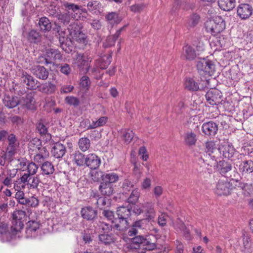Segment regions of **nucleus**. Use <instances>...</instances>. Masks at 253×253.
<instances>
[{"instance_id": "45", "label": "nucleus", "mask_w": 253, "mask_h": 253, "mask_svg": "<svg viewBox=\"0 0 253 253\" xmlns=\"http://www.w3.org/2000/svg\"><path fill=\"white\" fill-rule=\"evenodd\" d=\"M237 188H240L249 194L253 192V185L252 184L243 183L238 180H237Z\"/></svg>"}, {"instance_id": "56", "label": "nucleus", "mask_w": 253, "mask_h": 253, "mask_svg": "<svg viewBox=\"0 0 253 253\" xmlns=\"http://www.w3.org/2000/svg\"><path fill=\"white\" fill-rule=\"evenodd\" d=\"M104 173L102 171H93L90 172V176L93 181H98L101 178L103 181Z\"/></svg>"}, {"instance_id": "35", "label": "nucleus", "mask_w": 253, "mask_h": 253, "mask_svg": "<svg viewBox=\"0 0 253 253\" xmlns=\"http://www.w3.org/2000/svg\"><path fill=\"white\" fill-rule=\"evenodd\" d=\"M184 140L185 144L188 146L195 145L197 140L196 134L192 131H187L184 135Z\"/></svg>"}, {"instance_id": "63", "label": "nucleus", "mask_w": 253, "mask_h": 253, "mask_svg": "<svg viewBox=\"0 0 253 253\" xmlns=\"http://www.w3.org/2000/svg\"><path fill=\"white\" fill-rule=\"evenodd\" d=\"M122 188L123 189L124 192L130 191V190H133V184L131 181L128 180H125L123 183Z\"/></svg>"}, {"instance_id": "55", "label": "nucleus", "mask_w": 253, "mask_h": 253, "mask_svg": "<svg viewBox=\"0 0 253 253\" xmlns=\"http://www.w3.org/2000/svg\"><path fill=\"white\" fill-rule=\"evenodd\" d=\"M15 198L20 204L25 205L26 203V198H25V194L23 190L17 191L15 195Z\"/></svg>"}, {"instance_id": "5", "label": "nucleus", "mask_w": 253, "mask_h": 253, "mask_svg": "<svg viewBox=\"0 0 253 253\" xmlns=\"http://www.w3.org/2000/svg\"><path fill=\"white\" fill-rule=\"evenodd\" d=\"M26 212L22 210H16L12 213L13 222L11 227V234L14 235L20 231L23 228L24 219L26 218Z\"/></svg>"}, {"instance_id": "52", "label": "nucleus", "mask_w": 253, "mask_h": 253, "mask_svg": "<svg viewBox=\"0 0 253 253\" xmlns=\"http://www.w3.org/2000/svg\"><path fill=\"white\" fill-rule=\"evenodd\" d=\"M37 128L41 135H46L48 139L51 138V135L47 133V129L42 123H39L37 125Z\"/></svg>"}, {"instance_id": "21", "label": "nucleus", "mask_w": 253, "mask_h": 253, "mask_svg": "<svg viewBox=\"0 0 253 253\" xmlns=\"http://www.w3.org/2000/svg\"><path fill=\"white\" fill-rule=\"evenodd\" d=\"M82 217L87 220H93L97 216V211L91 207H85L81 211Z\"/></svg>"}, {"instance_id": "13", "label": "nucleus", "mask_w": 253, "mask_h": 253, "mask_svg": "<svg viewBox=\"0 0 253 253\" xmlns=\"http://www.w3.org/2000/svg\"><path fill=\"white\" fill-rule=\"evenodd\" d=\"M218 129V125L212 121L204 123L202 126L203 132L205 135L211 137L215 135Z\"/></svg>"}, {"instance_id": "40", "label": "nucleus", "mask_w": 253, "mask_h": 253, "mask_svg": "<svg viewBox=\"0 0 253 253\" xmlns=\"http://www.w3.org/2000/svg\"><path fill=\"white\" fill-rule=\"evenodd\" d=\"M200 159L201 160L203 161L205 164L211 167H217L218 165V163L215 159V157L214 156H212L210 154L208 155L206 154V159L203 158L202 156H200Z\"/></svg>"}, {"instance_id": "18", "label": "nucleus", "mask_w": 253, "mask_h": 253, "mask_svg": "<svg viewBox=\"0 0 253 253\" xmlns=\"http://www.w3.org/2000/svg\"><path fill=\"white\" fill-rule=\"evenodd\" d=\"M31 72L38 78L45 80L48 77V71L43 67L40 65H35L31 68Z\"/></svg>"}, {"instance_id": "16", "label": "nucleus", "mask_w": 253, "mask_h": 253, "mask_svg": "<svg viewBox=\"0 0 253 253\" xmlns=\"http://www.w3.org/2000/svg\"><path fill=\"white\" fill-rule=\"evenodd\" d=\"M21 81L26 84V87L29 89H35L38 86V81L25 72L22 73Z\"/></svg>"}, {"instance_id": "3", "label": "nucleus", "mask_w": 253, "mask_h": 253, "mask_svg": "<svg viewBox=\"0 0 253 253\" xmlns=\"http://www.w3.org/2000/svg\"><path fill=\"white\" fill-rule=\"evenodd\" d=\"M29 147L31 149L36 152L34 156L35 162L41 163L49 156V152L47 149L41 145V142L39 139L34 138L30 141Z\"/></svg>"}, {"instance_id": "34", "label": "nucleus", "mask_w": 253, "mask_h": 253, "mask_svg": "<svg viewBox=\"0 0 253 253\" xmlns=\"http://www.w3.org/2000/svg\"><path fill=\"white\" fill-rule=\"evenodd\" d=\"M93 197L95 198L96 204L100 209H104L108 207L111 204L110 200L106 197H99L98 194H94Z\"/></svg>"}, {"instance_id": "36", "label": "nucleus", "mask_w": 253, "mask_h": 253, "mask_svg": "<svg viewBox=\"0 0 253 253\" xmlns=\"http://www.w3.org/2000/svg\"><path fill=\"white\" fill-rule=\"evenodd\" d=\"M143 212L146 213L147 218L148 220H152L155 216V211L153 205L150 203L143 204Z\"/></svg>"}, {"instance_id": "23", "label": "nucleus", "mask_w": 253, "mask_h": 253, "mask_svg": "<svg viewBox=\"0 0 253 253\" xmlns=\"http://www.w3.org/2000/svg\"><path fill=\"white\" fill-rule=\"evenodd\" d=\"M218 151L220 154L222 155L224 158L228 159H231L235 152V150L233 147L228 144L220 146L218 149Z\"/></svg>"}, {"instance_id": "47", "label": "nucleus", "mask_w": 253, "mask_h": 253, "mask_svg": "<svg viewBox=\"0 0 253 253\" xmlns=\"http://www.w3.org/2000/svg\"><path fill=\"white\" fill-rule=\"evenodd\" d=\"M99 241L102 243L108 245L114 242V238L112 234H102L99 236Z\"/></svg>"}, {"instance_id": "61", "label": "nucleus", "mask_w": 253, "mask_h": 253, "mask_svg": "<svg viewBox=\"0 0 253 253\" xmlns=\"http://www.w3.org/2000/svg\"><path fill=\"white\" fill-rule=\"evenodd\" d=\"M26 168H27L29 172L28 174H30V175H33L37 172L38 167L35 163L31 162L27 166Z\"/></svg>"}, {"instance_id": "33", "label": "nucleus", "mask_w": 253, "mask_h": 253, "mask_svg": "<svg viewBox=\"0 0 253 253\" xmlns=\"http://www.w3.org/2000/svg\"><path fill=\"white\" fill-rule=\"evenodd\" d=\"M40 224L38 222L35 220L29 221L27 223V227L26 230L28 236L32 237L35 236V232L39 228Z\"/></svg>"}, {"instance_id": "44", "label": "nucleus", "mask_w": 253, "mask_h": 253, "mask_svg": "<svg viewBox=\"0 0 253 253\" xmlns=\"http://www.w3.org/2000/svg\"><path fill=\"white\" fill-rule=\"evenodd\" d=\"M122 138L126 144L129 143L134 137V133L132 130L125 129L122 130Z\"/></svg>"}, {"instance_id": "54", "label": "nucleus", "mask_w": 253, "mask_h": 253, "mask_svg": "<svg viewBox=\"0 0 253 253\" xmlns=\"http://www.w3.org/2000/svg\"><path fill=\"white\" fill-rule=\"evenodd\" d=\"M26 186V183L22 180V176L13 183V188L15 191L23 190L25 189Z\"/></svg>"}, {"instance_id": "4", "label": "nucleus", "mask_w": 253, "mask_h": 253, "mask_svg": "<svg viewBox=\"0 0 253 253\" xmlns=\"http://www.w3.org/2000/svg\"><path fill=\"white\" fill-rule=\"evenodd\" d=\"M237 180L231 179L228 181L227 179L218 180L215 189V193L219 196H227L230 195L233 190L237 188Z\"/></svg>"}, {"instance_id": "41", "label": "nucleus", "mask_w": 253, "mask_h": 253, "mask_svg": "<svg viewBox=\"0 0 253 253\" xmlns=\"http://www.w3.org/2000/svg\"><path fill=\"white\" fill-rule=\"evenodd\" d=\"M119 180V176L114 172L104 174L103 181L106 183H112L116 182Z\"/></svg>"}, {"instance_id": "30", "label": "nucleus", "mask_w": 253, "mask_h": 253, "mask_svg": "<svg viewBox=\"0 0 253 253\" xmlns=\"http://www.w3.org/2000/svg\"><path fill=\"white\" fill-rule=\"evenodd\" d=\"M99 189L102 195L107 196H111L114 191L113 185L109 183H106L105 182H101Z\"/></svg>"}, {"instance_id": "17", "label": "nucleus", "mask_w": 253, "mask_h": 253, "mask_svg": "<svg viewBox=\"0 0 253 253\" xmlns=\"http://www.w3.org/2000/svg\"><path fill=\"white\" fill-rule=\"evenodd\" d=\"M35 103L34 93L32 92L26 93L20 100V104L28 109H34L35 108Z\"/></svg>"}, {"instance_id": "53", "label": "nucleus", "mask_w": 253, "mask_h": 253, "mask_svg": "<svg viewBox=\"0 0 253 253\" xmlns=\"http://www.w3.org/2000/svg\"><path fill=\"white\" fill-rule=\"evenodd\" d=\"M65 101L66 103L70 105L77 107L79 105V99L77 97L73 96H68L65 97Z\"/></svg>"}, {"instance_id": "59", "label": "nucleus", "mask_w": 253, "mask_h": 253, "mask_svg": "<svg viewBox=\"0 0 253 253\" xmlns=\"http://www.w3.org/2000/svg\"><path fill=\"white\" fill-rule=\"evenodd\" d=\"M59 37V41L60 42V43L61 44V46L63 48V49L64 50V45L66 44L67 41H68V36L67 35H65V33L63 32H61V33H59V31H58ZM66 50V49H65Z\"/></svg>"}, {"instance_id": "8", "label": "nucleus", "mask_w": 253, "mask_h": 253, "mask_svg": "<svg viewBox=\"0 0 253 253\" xmlns=\"http://www.w3.org/2000/svg\"><path fill=\"white\" fill-rule=\"evenodd\" d=\"M70 39L79 42L84 43L85 40V35L82 32L81 27L73 24L68 28Z\"/></svg>"}, {"instance_id": "1", "label": "nucleus", "mask_w": 253, "mask_h": 253, "mask_svg": "<svg viewBox=\"0 0 253 253\" xmlns=\"http://www.w3.org/2000/svg\"><path fill=\"white\" fill-rule=\"evenodd\" d=\"M130 207L121 206L117 210V217L113 220L114 226L117 230L123 231L126 229L128 227V218L131 215Z\"/></svg>"}, {"instance_id": "64", "label": "nucleus", "mask_w": 253, "mask_h": 253, "mask_svg": "<svg viewBox=\"0 0 253 253\" xmlns=\"http://www.w3.org/2000/svg\"><path fill=\"white\" fill-rule=\"evenodd\" d=\"M139 155L141 156L143 161H147L148 158V155L146 148L144 146L141 147L139 149Z\"/></svg>"}, {"instance_id": "57", "label": "nucleus", "mask_w": 253, "mask_h": 253, "mask_svg": "<svg viewBox=\"0 0 253 253\" xmlns=\"http://www.w3.org/2000/svg\"><path fill=\"white\" fill-rule=\"evenodd\" d=\"M70 12L69 11L68 13H66L64 14H57L58 19L61 21L64 24H68L69 23L71 20V16L69 14Z\"/></svg>"}, {"instance_id": "7", "label": "nucleus", "mask_w": 253, "mask_h": 253, "mask_svg": "<svg viewBox=\"0 0 253 253\" xmlns=\"http://www.w3.org/2000/svg\"><path fill=\"white\" fill-rule=\"evenodd\" d=\"M197 68L200 74L211 76L215 72V66L212 61L203 58L197 61Z\"/></svg>"}, {"instance_id": "37", "label": "nucleus", "mask_w": 253, "mask_h": 253, "mask_svg": "<svg viewBox=\"0 0 253 253\" xmlns=\"http://www.w3.org/2000/svg\"><path fill=\"white\" fill-rule=\"evenodd\" d=\"M148 243V241L142 236H136L132 239L131 247L134 249H138L143 246V245Z\"/></svg>"}, {"instance_id": "39", "label": "nucleus", "mask_w": 253, "mask_h": 253, "mask_svg": "<svg viewBox=\"0 0 253 253\" xmlns=\"http://www.w3.org/2000/svg\"><path fill=\"white\" fill-rule=\"evenodd\" d=\"M108 120V118L106 117H101L96 121H93L87 127V129H94L100 126H102L105 125Z\"/></svg>"}, {"instance_id": "58", "label": "nucleus", "mask_w": 253, "mask_h": 253, "mask_svg": "<svg viewBox=\"0 0 253 253\" xmlns=\"http://www.w3.org/2000/svg\"><path fill=\"white\" fill-rule=\"evenodd\" d=\"M39 37L38 32L36 30H32L28 34L27 39L31 42H36Z\"/></svg>"}, {"instance_id": "49", "label": "nucleus", "mask_w": 253, "mask_h": 253, "mask_svg": "<svg viewBox=\"0 0 253 253\" xmlns=\"http://www.w3.org/2000/svg\"><path fill=\"white\" fill-rule=\"evenodd\" d=\"M177 226L183 232L185 238L187 240H190L191 237H190L189 230L187 229L182 220H181L180 218H177Z\"/></svg>"}, {"instance_id": "22", "label": "nucleus", "mask_w": 253, "mask_h": 253, "mask_svg": "<svg viewBox=\"0 0 253 253\" xmlns=\"http://www.w3.org/2000/svg\"><path fill=\"white\" fill-rule=\"evenodd\" d=\"M66 150L65 146L60 143H55L52 148L51 153L55 158H61L65 155Z\"/></svg>"}, {"instance_id": "46", "label": "nucleus", "mask_w": 253, "mask_h": 253, "mask_svg": "<svg viewBox=\"0 0 253 253\" xmlns=\"http://www.w3.org/2000/svg\"><path fill=\"white\" fill-rule=\"evenodd\" d=\"M41 169L43 173L47 175L53 173L54 171V168L53 165L48 161L42 164Z\"/></svg>"}, {"instance_id": "11", "label": "nucleus", "mask_w": 253, "mask_h": 253, "mask_svg": "<svg viewBox=\"0 0 253 253\" xmlns=\"http://www.w3.org/2000/svg\"><path fill=\"white\" fill-rule=\"evenodd\" d=\"M8 146L6 148V155L10 157H13L16 154L19 143L17 141L15 135L10 134L7 137Z\"/></svg>"}, {"instance_id": "20", "label": "nucleus", "mask_w": 253, "mask_h": 253, "mask_svg": "<svg viewBox=\"0 0 253 253\" xmlns=\"http://www.w3.org/2000/svg\"><path fill=\"white\" fill-rule=\"evenodd\" d=\"M79 85V92L81 94V97H83L86 95L91 85V81L89 77L83 76L80 79Z\"/></svg>"}, {"instance_id": "14", "label": "nucleus", "mask_w": 253, "mask_h": 253, "mask_svg": "<svg viewBox=\"0 0 253 253\" xmlns=\"http://www.w3.org/2000/svg\"><path fill=\"white\" fill-rule=\"evenodd\" d=\"M22 180L26 183V185L30 189L38 188V185L41 182L38 176H33L30 175V174H24L22 176Z\"/></svg>"}, {"instance_id": "42", "label": "nucleus", "mask_w": 253, "mask_h": 253, "mask_svg": "<svg viewBox=\"0 0 253 253\" xmlns=\"http://www.w3.org/2000/svg\"><path fill=\"white\" fill-rule=\"evenodd\" d=\"M39 24L41 30L42 31H48L51 28V25L49 20L45 17L40 19Z\"/></svg>"}, {"instance_id": "50", "label": "nucleus", "mask_w": 253, "mask_h": 253, "mask_svg": "<svg viewBox=\"0 0 253 253\" xmlns=\"http://www.w3.org/2000/svg\"><path fill=\"white\" fill-rule=\"evenodd\" d=\"M15 163L16 170H24L27 168V162L26 159L24 158H21L18 160H16L13 161Z\"/></svg>"}, {"instance_id": "10", "label": "nucleus", "mask_w": 253, "mask_h": 253, "mask_svg": "<svg viewBox=\"0 0 253 253\" xmlns=\"http://www.w3.org/2000/svg\"><path fill=\"white\" fill-rule=\"evenodd\" d=\"M207 80L203 81L202 84L200 85V84H199L192 78H186L184 80L185 88L190 91L203 90L207 87Z\"/></svg>"}, {"instance_id": "15", "label": "nucleus", "mask_w": 253, "mask_h": 253, "mask_svg": "<svg viewBox=\"0 0 253 253\" xmlns=\"http://www.w3.org/2000/svg\"><path fill=\"white\" fill-rule=\"evenodd\" d=\"M253 11L252 6L247 3L241 4L237 8L238 15L242 19L249 18L252 15Z\"/></svg>"}, {"instance_id": "38", "label": "nucleus", "mask_w": 253, "mask_h": 253, "mask_svg": "<svg viewBox=\"0 0 253 253\" xmlns=\"http://www.w3.org/2000/svg\"><path fill=\"white\" fill-rule=\"evenodd\" d=\"M183 54L187 60H192L196 56L194 48L189 45H186L183 47Z\"/></svg>"}, {"instance_id": "62", "label": "nucleus", "mask_w": 253, "mask_h": 253, "mask_svg": "<svg viewBox=\"0 0 253 253\" xmlns=\"http://www.w3.org/2000/svg\"><path fill=\"white\" fill-rule=\"evenodd\" d=\"M63 5L66 8L69 10H72L73 12H78L80 7L76 4L74 3H68V2H65L63 3Z\"/></svg>"}, {"instance_id": "9", "label": "nucleus", "mask_w": 253, "mask_h": 253, "mask_svg": "<svg viewBox=\"0 0 253 253\" xmlns=\"http://www.w3.org/2000/svg\"><path fill=\"white\" fill-rule=\"evenodd\" d=\"M222 93L216 88L209 90L206 94L207 101L211 105H217L222 101Z\"/></svg>"}, {"instance_id": "26", "label": "nucleus", "mask_w": 253, "mask_h": 253, "mask_svg": "<svg viewBox=\"0 0 253 253\" xmlns=\"http://www.w3.org/2000/svg\"><path fill=\"white\" fill-rule=\"evenodd\" d=\"M39 90L46 94L54 93L56 90V86L50 82L42 84L38 86Z\"/></svg>"}, {"instance_id": "19", "label": "nucleus", "mask_w": 253, "mask_h": 253, "mask_svg": "<svg viewBox=\"0 0 253 253\" xmlns=\"http://www.w3.org/2000/svg\"><path fill=\"white\" fill-rule=\"evenodd\" d=\"M46 57L44 58L46 64H51L54 61L62 59V55L58 49H50L46 51Z\"/></svg>"}, {"instance_id": "12", "label": "nucleus", "mask_w": 253, "mask_h": 253, "mask_svg": "<svg viewBox=\"0 0 253 253\" xmlns=\"http://www.w3.org/2000/svg\"><path fill=\"white\" fill-rule=\"evenodd\" d=\"M101 164L100 158L95 154L90 153L85 157V165L92 169H97Z\"/></svg>"}, {"instance_id": "2", "label": "nucleus", "mask_w": 253, "mask_h": 253, "mask_svg": "<svg viewBox=\"0 0 253 253\" xmlns=\"http://www.w3.org/2000/svg\"><path fill=\"white\" fill-rule=\"evenodd\" d=\"M205 28L207 32L215 36L225 29V23L221 16H216L206 21Z\"/></svg>"}, {"instance_id": "60", "label": "nucleus", "mask_w": 253, "mask_h": 253, "mask_svg": "<svg viewBox=\"0 0 253 253\" xmlns=\"http://www.w3.org/2000/svg\"><path fill=\"white\" fill-rule=\"evenodd\" d=\"M144 7L145 5L143 3L134 4L130 6V9L134 13H140Z\"/></svg>"}, {"instance_id": "32", "label": "nucleus", "mask_w": 253, "mask_h": 253, "mask_svg": "<svg viewBox=\"0 0 253 253\" xmlns=\"http://www.w3.org/2000/svg\"><path fill=\"white\" fill-rule=\"evenodd\" d=\"M232 165L230 163L224 160L219 161L218 163L217 169L219 173L222 175H225L232 169Z\"/></svg>"}, {"instance_id": "31", "label": "nucleus", "mask_w": 253, "mask_h": 253, "mask_svg": "<svg viewBox=\"0 0 253 253\" xmlns=\"http://www.w3.org/2000/svg\"><path fill=\"white\" fill-rule=\"evenodd\" d=\"M125 27H123L118 30L115 34L107 37L106 42L104 43L105 47L113 46L115 45L117 39L120 37L121 33Z\"/></svg>"}, {"instance_id": "6", "label": "nucleus", "mask_w": 253, "mask_h": 253, "mask_svg": "<svg viewBox=\"0 0 253 253\" xmlns=\"http://www.w3.org/2000/svg\"><path fill=\"white\" fill-rule=\"evenodd\" d=\"M92 58L88 54H82L77 53L73 60V64L77 66L80 70L86 72H88L90 68V63Z\"/></svg>"}, {"instance_id": "29", "label": "nucleus", "mask_w": 253, "mask_h": 253, "mask_svg": "<svg viewBox=\"0 0 253 253\" xmlns=\"http://www.w3.org/2000/svg\"><path fill=\"white\" fill-rule=\"evenodd\" d=\"M235 0H218V4L219 7L224 11H230L235 6Z\"/></svg>"}, {"instance_id": "24", "label": "nucleus", "mask_w": 253, "mask_h": 253, "mask_svg": "<svg viewBox=\"0 0 253 253\" xmlns=\"http://www.w3.org/2000/svg\"><path fill=\"white\" fill-rule=\"evenodd\" d=\"M242 174H249L253 172V161L251 160L242 161L238 166Z\"/></svg>"}, {"instance_id": "28", "label": "nucleus", "mask_w": 253, "mask_h": 253, "mask_svg": "<svg viewBox=\"0 0 253 253\" xmlns=\"http://www.w3.org/2000/svg\"><path fill=\"white\" fill-rule=\"evenodd\" d=\"M105 18L108 23L112 26L118 25L122 20L119 14L116 12H109L106 15Z\"/></svg>"}, {"instance_id": "51", "label": "nucleus", "mask_w": 253, "mask_h": 253, "mask_svg": "<svg viewBox=\"0 0 253 253\" xmlns=\"http://www.w3.org/2000/svg\"><path fill=\"white\" fill-rule=\"evenodd\" d=\"M26 203L24 205H28L32 208H36L38 207L39 204V200L37 197L35 195L26 198Z\"/></svg>"}, {"instance_id": "48", "label": "nucleus", "mask_w": 253, "mask_h": 253, "mask_svg": "<svg viewBox=\"0 0 253 253\" xmlns=\"http://www.w3.org/2000/svg\"><path fill=\"white\" fill-rule=\"evenodd\" d=\"M140 196V192L138 189L132 190L131 193L127 199L128 202L130 204H135L138 200Z\"/></svg>"}, {"instance_id": "27", "label": "nucleus", "mask_w": 253, "mask_h": 253, "mask_svg": "<svg viewBox=\"0 0 253 253\" xmlns=\"http://www.w3.org/2000/svg\"><path fill=\"white\" fill-rule=\"evenodd\" d=\"M4 105L8 108H13L20 104V99L17 96L5 95L3 98Z\"/></svg>"}, {"instance_id": "25", "label": "nucleus", "mask_w": 253, "mask_h": 253, "mask_svg": "<svg viewBox=\"0 0 253 253\" xmlns=\"http://www.w3.org/2000/svg\"><path fill=\"white\" fill-rule=\"evenodd\" d=\"M85 156L79 151H75L71 155L72 162L77 166L82 167L85 165Z\"/></svg>"}, {"instance_id": "43", "label": "nucleus", "mask_w": 253, "mask_h": 253, "mask_svg": "<svg viewBox=\"0 0 253 253\" xmlns=\"http://www.w3.org/2000/svg\"><path fill=\"white\" fill-rule=\"evenodd\" d=\"M78 145L80 149L83 152H85L90 147V141L86 137H82L78 141Z\"/></svg>"}]
</instances>
